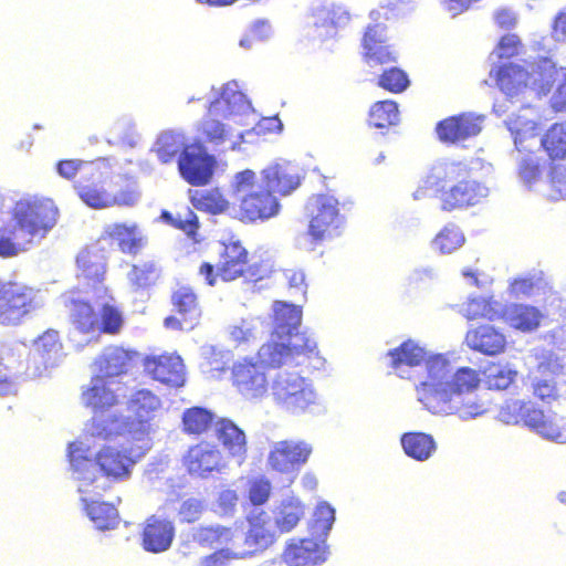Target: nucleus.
I'll return each mask as SVG.
<instances>
[{
  "mask_svg": "<svg viewBox=\"0 0 566 566\" xmlns=\"http://www.w3.org/2000/svg\"><path fill=\"white\" fill-rule=\"evenodd\" d=\"M323 14L326 15V21H324L321 28L325 29V32L322 35L326 38H332L336 34V30L346 25L349 22V13L340 6H333L331 9H324L322 11Z\"/></svg>",
  "mask_w": 566,
  "mask_h": 566,
  "instance_id": "nucleus-61",
  "label": "nucleus"
},
{
  "mask_svg": "<svg viewBox=\"0 0 566 566\" xmlns=\"http://www.w3.org/2000/svg\"><path fill=\"white\" fill-rule=\"evenodd\" d=\"M130 448L103 447L93 460L90 447L75 441L69 446V459L74 480L77 482L78 493L93 492L99 495L108 490L113 482L129 478L135 463L150 449L140 441H130Z\"/></svg>",
  "mask_w": 566,
  "mask_h": 566,
  "instance_id": "nucleus-2",
  "label": "nucleus"
},
{
  "mask_svg": "<svg viewBox=\"0 0 566 566\" xmlns=\"http://www.w3.org/2000/svg\"><path fill=\"white\" fill-rule=\"evenodd\" d=\"M462 313L468 319L486 318L494 321L501 317L502 305L492 297H474L463 306Z\"/></svg>",
  "mask_w": 566,
  "mask_h": 566,
  "instance_id": "nucleus-47",
  "label": "nucleus"
},
{
  "mask_svg": "<svg viewBox=\"0 0 566 566\" xmlns=\"http://www.w3.org/2000/svg\"><path fill=\"white\" fill-rule=\"evenodd\" d=\"M312 453V446L300 440L274 442L268 455V465L277 472L290 473L304 464Z\"/></svg>",
  "mask_w": 566,
  "mask_h": 566,
  "instance_id": "nucleus-16",
  "label": "nucleus"
},
{
  "mask_svg": "<svg viewBox=\"0 0 566 566\" xmlns=\"http://www.w3.org/2000/svg\"><path fill=\"white\" fill-rule=\"evenodd\" d=\"M161 407V399L153 391L136 390L126 402L129 416L97 417L87 426V432L102 440L125 437L127 441H140L151 447L150 437L155 432L153 420Z\"/></svg>",
  "mask_w": 566,
  "mask_h": 566,
  "instance_id": "nucleus-4",
  "label": "nucleus"
},
{
  "mask_svg": "<svg viewBox=\"0 0 566 566\" xmlns=\"http://www.w3.org/2000/svg\"><path fill=\"white\" fill-rule=\"evenodd\" d=\"M34 367H28L30 376H43L49 369L55 367L64 357L59 333L54 329L44 332L34 343Z\"/></svg>",
  "mask_w": 566,
  "mask_h": 566,
  "instance_id": "nucleus-20",
  "label": "nucleus"
},
{
  "mask_svg": "<svg viewBox=\"0 0 566 566\" xmlns=\"http://www.w3.org/2000/svg\"><path fill=\"white\" fill-rule=\"evenodd\" d=\"M144 366L146 373L156 381L175 388L185 385V365L178 355L150 356L145 359Z\"/></svg>",
  "mask_w": 566,
  "mask_h": 566,
  "instance_id": "nucleus-21",
  "label": "nucleus"
},
{
  "mask_svg": "<svg viewBox=\"0 0 566 566\" xmlns=\"http://www.w3.org/2000/svg\"><path fill=\"white\" fill-rule=\"evenodd\" d=\"M10 218L33 247L56 226L59 209L49 198H28L15 203Z\"/></svg>",
  "mask_w": 566,
  "mask_h": 566,
  "instance_id": "nucleus-9",
  "label": "nucleus"
},
{
  "mask_svg": "<svg viewBox=\"0 0 566 566\" xmlns=\"http://www.w3.org/2000/svg\"><path fill=\"white\" fill-rule=\"evenodd\" d=\"M232 385L249 400L264 397L269 390V379L264 367L252 358L238 360L232 366Z\"/></svg>",
  "mask_w": 566,
  "mask_h": 566,
  "instance_id": "nucleus-14",
  "label": "nucleus"
},
{
  "mask_svg": "<svg viewBox=\"0 0 566 566\" xmlns=\"http://www.w3.org/2000/svg\"><path fill=\"white\" fill-rule=\"evenodd\" d=\"M271 390L276 405L291 415L321 413L325 410L312 381L298 373L277 371L272 378Z\"/></svg>",
  "mask_w": 566,
  "mask_h": 566,
  "instance_id": "nucleus-5",
  "label": "nucleus"
},
{
  "mask_svg": "<svg viewBox=\"0 0 566 566\" xmlns=\"http://www.w3.org/2000/svg\"><path fill=\"white\" fill-rule=\"evenodd\" d=\"M524 423L543 439L566 443V418L539 409L524 415Z\"/></svg>",
  "mask_w": 566,
  "mask_h": 566,
  "instance_id": "nucleus-24",
  "label": "nucleus"
},
{
  "mask_svg": "<svg viewBox=\"0 0 566 566\" xmlns=\"http://www.w3.org/2000/svg\"><path fill=\"white\" fill-rule=\"evenodd\" d=\"M248 252L239 241H230L223 244V251L217 264V272L210 263H203L199 269V274L203 276L209 285H214L216 279L222 281H233L242 275L254 277L256 275L254 268L245 270Z\"/></svg>",
  "mask_w": 566,
  "mask_h": 566,
  "instance_id": "nucleus-11",
  "label": "nucleus"
},
{
  "mask_svg": "<svg viewBox=\"0 0 566 566\" xmlns=\"http://www.w3.org/2000/svg\"><path fill=\"white\" fill-rule=\"evenodd\" d=\"M102 241L82 250L76 264L81 275L93 281H99L105 273V255L103 253Z\"/></svg>",
  "mask_w": 566,
  "mask_h": 566,
  "instance_id": "nucleus-39",
  "label": "nucleus"
},
{
  "mask_svg": "<svg viewBox=\"0 0 566 566\" xmlns=\"http://www.w3.org/2000/svg\"><path fill=\"white\" fill-rule=\"evenodd\" d=\"M249 528L228 527L223 548L233 560L252 558L268 549L275 541L270 516L263 511L250 514Z\"/></svg>",
  "mask_w": 566,
  "mask_h": 566,
  "instance_id": "nucleus-8",
  "label": "nucleus"
},
{
  "mask_svg": "<svg viewBox=\"0 0 566 566\" xmlns=\"http://www.w3.org/2000/svg\"><path fill=\"white\" fill-rule=\"evenodd\" d=\"M518 371L509 363L492 365L486 373L490 388L504 390L516 379Z\"/></svg>",
  "mask_w": 566,
  "mask_h": 566,
  "instance_id": "nucleus-57",
  "label": "nucleus"
},
{
  "mask_svg": "<svg viewBox=\"0 0 566 566\" xmlns=\"http://www.w3.org/2000/svg\"><path fill=\"white\" fill-rule=\"evenodd\" d=\"M259 324L256 318H243L229 327V336L237 344L249 342L256 337Z\"/></svg>",
  "mask_w": 566,
  "mask_h": 566,
  "instance_id": "nucleus-64",
  "label": "nucleus"
},
{
  "mask_svg": "<svg viewBox=\"0 0 566 566\" xmlns=\"http://www.w3.org/2000/svg\"><path fill=\"white\" fill-rule=\"evenodd\" d=\"M102 165L103 161L88 163L76 159L61 160L56 165V171L65 179H71L76 175V172H81L83 179L85 176H95L97 172V166Z\"/></svg>",
  "mask_w": 566,
  "mask_h": 566,
  "instance_id": "nucleus-59",
  "label": "nucleus"
},
{
  "mask_svg": "<svg viewBox=\"0 0 566 566\" xmlns=\"http://www.w3.org/2000/svg\"><path fill=\"white\" fill-rule=\"evenodd\" d=\"M468 175V167L463 163L443 160L434 164L427 176L426 188L443 190L448 182L460 181Z\"/></svg>",
  "mask_w": 566,
  "mask_h": 566,
  "instance_id": "nucleus-38",
  "label": "nucleus"
},
{
  "mask_svg": "<svg viewBox=\"0 0 566 566\" xmlns=\"http://www.w3.org/2000/svg\"><path fill=\"white\" fill-rule=\"evenodd\" d=\"M534 409L533 406L521 400H510L501 406L499 419L506 424L518 423L521 420L524 422V415Z\"/></svg>",
  "mask_w": 566,
  "mask_h": 566,
  "instance_id": "nucleus-62",
  "label": "nucleus"
},
{
  "mask_svg": "<svg viewBox=\"0 0 566 566\" xmlns=\"http://www.w3.org/2000/svg\"><path fill=\"white\" fill-rule=\"evenodd\" d=\"M465 343L475 352L495 356L505 350L506 336L493 325L484 324L468 331Z\"/></svg>",
  "mask_w": 566,
  "mask_h": 566,
  "instance_id": "nucleus-29",
  "label": "nucleus"
},
{
  "mask_svg": "<svg viewBox=\"0 0 566 566\" xmlns=\"http://www.w3.org/2000/svg\"><path fill=\"white\" fill-rule=\"evenodd\" d=\"M158 277V269L154 261H145L134 265L127 273V279L134 289H142L150 285Z\"/></svg>",
  "mask_w": 566,
  "mask_h": 566,
  "instance_id": "nucleus-58",
  "label": "nucleus"
},
{
  "mask_svg": "<svg viewBox=\"0 0 566 566\" xmlns=\"http://www.w3.org/2000/svg\"><path fill=\"white\" fill-rule=\"evenodd\" d=\"M280 342L271 340L261 346L258 353L259 361L263 367H281L293 365V355L289 352L285 337Z\"/></svg>",
  "mask_w": 566,
  "mask_h": 566,
  "instance_id": "nucleus-46",
  "label": "nucleus"
},
{
  "mask_svg": "<svg viewBox=\"0 0 566 566\" xmlns=\"http://www.w3.org/2000/svg\"><path fill=\"white\" fill-rule=\"evenodd\" d=\"M489 196V188L476 180L462 179L441 196L442 209L452 211L475 206Z\"/></svg>",
  "mask_w": 566,
  "mask_h": 566,
  "instance_id": "nucleus-22",
  "label": "nucleus"
},
{
  "mask_svg": "<svg viewBox=\"0 0 566 566\" xmlns=\"http://www.w3.org/2000/svg\"><path fill=\"white\" fill-rule=\"evenodd\" d=\"M134 355V352L123 347L108 346L95 360L96 371L98 375L114 380L113 378L126 374Z\"/></svg>",
  "mask_w": 566,
  "mask_h": 566,
  "instance_id": "nucleus-33",
  "label": "nucleus"
},
{
  "mask_svg": "<svg viewBox=\"0 0 566 566\" xmlns=\"http://www.w3.org/2000/svg\"><path fill=\"white\" fill-rule=\"evenodd\" d=\"M80 495L83 510L97 530H112L117 526L118 512L113 505L98 501L102 493L97 495L93 488H88V492Z\"/></svg>",
  "mask_w": 566,
  "mask_h": 566,
  "instance_id": "nucleus-30",
  "label": "nucleus"
},
{
  "mask_svg": "<svg viewBox=\"0 0 566 566\" xmlns=\"http://www.w3.org/2000/svg\"><path fill=\"white\" fill-rule=\"evenodd\" d=\"M539 78H534V84H538L537 95H545L551 91L552 83H555V90L551 96L549 103L552 109L566 113V67L556 69L555 63L544 57L538 60Z\"/></svg>",
  "mask_w": 566,
  "mask_h": 566,
  "instance_id": "nucleus-17",
  "label": "nucleus"
},
{
  "mask_svg": "<svg viewBox=\"0 0 566 566\" xmlns=\"http://www.w3.org/2000/svg\"><path fill=\"white\" fill-rule=\"evenodd\" d=\"M120 390V385L115 380L98 374L92 377L90 384L83 388L81 396L82 403L94 411L91 423L97 417H118V415L109 412V409L118 403Z\"/></svg>",
  "mask_w": 566,
  "mask_h": 566,
  "instance_id": "nucleus-13",
  "label": "nucleus"
},
{
  "mask_svg": "<svg viewBox=\"0 0 566 566\" xmlns=\"http://www.w3.org/2000/svg\"><path fill=\"white\" fill-rule=\"evenodd\" d=\"M70 319L74 332L86 337V342L98 339V313L85 301L71 300Z\"/></svg>",
  "mask_w": 566,
  "mask_h": 566,
  "instance_id": "nucleus-34",
  "label": "nucleus"
},
{
  "mask_svg": "<svg viewBox=\"0 0 566 566\" xmlns=\"http://www.w3.org/2000/svg\"><path fill=\"white\" fill-rule=\"evenodd\" d=\"M259 181L272 193L289 196L301 185L300 169L286 160H276L261 171Z\"/></svg>",
  "mask_w": 566,
  "mask_h": 566,
  "instance_id": "nucleus-18",
  "label": "nucleus"
},
{
  "mask_svg": "<svg viewBox=\"0 0 566 566\" xmlns=\"http://www.w3.org/2000/svg\"><path fill=\"white\" fill-rule=\"evenodd\" d=\"M109 188H112L109 207H133L140 198V191L135 180L124 178L123 176H115L109 179Z\"/></svg>",
  "mask_w": 566,
  "mask_h": 566,
  "instance_id": "nucleus-43",
  "label": "nucleus"
},
{
  "mask_svg": "<svg viewBox=\"0 0 566 566\" xmlns=\"http://www.w3.org/2000/svg\"><path fill=\"white\" fill-rule=\"evenodd\" d=\"M175 533V525L171 521L153 515L144 524L142 546L149 553H164L170 548Z\"/></svg>",
  "mask_w": 566,
  "mask_h": 566,
  "instance_id": "nucleus-23",
  "label": "nucleus"
},
{
  "mask_svg": "<svg viewBox=\"0 0 566 566\" xmlns=\"http://www.w3.org/2000/svg\"><path fill=\"white\" fill-rule=\"evenodd\" d=\"M327 557L328 551L324 538L293 539L283 553V560L289 566H319Z\"/></svg>",
  "mask_w": 566,
  "mask_h": 566,
  "instance_id": "nucleus-19",
  "label": "nucleus"
},
{
  "mask_svg": "<svg viewBox=\"0 0 566 566\" xmlns=\"http://www.w3.org/2000/svg\"><path fill=\"white\" fill-rule=\"evenodd\" d=\"M490 78L494 80L499 88L507 96H517L525 91H532L537 94L538 84L535 85L534 78H539V69L537 62L504 63L492 67Z\"/></svg>",
  "mask_w": 566,
  "mask_h": 566,
  "instance_id": "nucleus-12",
  "label": "nucleus"
},
{
  "mask_svg": "<svg viewBox=\"0 0 566 566\" xmlns=\"http://www.w3.org/2000/svg\"><path fill=\"white\" fill-rule=\"evenodd\" d=\"M216 432L229 455L241 464L247 454V438L243 430L229 419H220L216 422Z\"/></svg>",
  "mask_w": 566,
  "mask_h": 566,
  "instance_id": "nucleus-35",
  "label": "nucleus"
},
{
  "mask_svg": "<svg viewBox=\"0 0 566 566\" xmlns=\"http://www.w3.org/2000/svg\"><path fill=\"white\" fill-rule=\"evenodd\" d=\"M527 154H521L517 159V175L520 181L528 189L535 188L543 181L545 167L541 159L527 149Z\"/></svg>",
  "mask_w": 566,
  "mask_h": 566,
  "instance_id": "nucleus-45",
  "label": "nucleus"
},
{
  "mask_svg": "<svg viewBox=\"0 0 566 566\" xmlns=\"http://www.w3.org/2000/svg\"><path fill=\"white\" fill-rule=\"evenodd\" d=\"M512 328L523 333L535 331L543 318L539 310L531 305L510 304L502 307L501 317Z\"/></svg>",
  "mask_w": 566,
  "mask_h": 566,
  "instance_id": "nucleus-36",
  "label": "nucleus"
},
{
  "mask_svg": "<svg viewBox=\"0 0 566 566\" xmlns=\"http://www.w3.org/2000/svg\"><path fill=\"white\" fill-rule=\"evenodd\" d=\"M28 348L23 344H3L0 348V365L19 376L24 369Z\"/></svg>",
  "mask_w": 566,
  "mask_h": 566,
  "instance_id": "nucleus-49",
  "label": "nucleus"
},
{
  "mask_svg": "<svg viewBox=\"0 0 566 566\" xmlns=\"http://www.w3.org/2000/svg\"><path fill=\"white\" fill-rule=\"evenodd\" d=\"M98 336L102 333L117 335L124 326L122 311L111 303L103 304L98 312Z\"/></svg>",
  "mask_w": 566,
  "mask_h": 566,
  "instance_id": "nucleus-54",
  "label": "nucleus"
},
{
  "mask_svg": "<svg viewBox=\"0 0 566 566\" xmlns=\"http://www.w3.org/2000/svg\"><path fill=\"white\" fill-rule=\"evenodd\" d=\"M286 347L293 355V365H301L304 363L305 357L315 353L316 342L304 333H291L285 335Z\"/></svg>",
  "mask_w": 566,
  "mask_h": 566,
  "instance_id": "nucleus-53",
  "label": "nucleus"
},
{
  "mask_svg": "<svg viewBox=\"0 0 566 566\" xmlns=\"http://www.w3.org/2000/svg\"><path fill=\"white\" fill-rule=\"evenodd\" d=\"M220 116L238 126L253 125L256 114L247 96L239 90L237 82L224 84L208 105V115L197 124L200 142L216 148L241 151L242 144L250 142L253 132L234 129L230 124L217 119Z\"/></svg>",
  "mask_w": 566,
  "mask_h": 566,
  "instance_id": "nucleus-3",
  "label": "nucleus"
},
{
  "mask_svg": "<svg viewBox=\"0 0 566 566\" xmlns=\"http://www.w3.org/2000/svg\"><path fill=\"white\" fill-rule=\"evenodd\" d=\"M304 515L303 506L295 497H289L282 502L276 516V525L282 532L292 531Z\"/></svg>",
  "mask_w": 566,
  "mask_h": 566,
  "instance_id": "nucleus-51",
  "label": "nucleus"
},
{
  "mask_svg": "<svg viewBox=\"0 0 566 566\" xmlns=\"http://www.w3.org/2000/svg\"><path fill=\"white\" fill-rule=\"evenodd\" d=\"M335 521V510L326 502L319 503L313 514L311 532L315 538H326Z\"/></svg>",
  "mask_w": 566,
  "mask_h": 566,
  "instance_id": "nucleus-55",
  "label": "nucleus"
},
{
  "mask_svg": "<svg viewBox=\"0 0 566 566\" xmlns=\"http://www.w3.org/2000/svg\"><path fill=\"white\" fill-rule=\"evenodd\" d=\"M213 421V415L203 408L193 407L185 411L182 423L188 433L200 434L205 432Z\"/></svg>",
  "mask_w": 566,
  "mask_h": 566,
  "instance_id": "nucleus-56",
  "label": "nucleus"
},
{
  "mask_svg": "<svg viewBox=\"0 0 566 566\" xmlns=\"http://www.w3.org/2000/svg\"><path fill=\"white\" fill-rule=\"evenodd\" d=\"M186 464L191 474L207 476L213 471H221L226 463L220 450L208 442H201L189 449Z\"/></svg>",
  "mask_w": 566,
  "mask_h": 566,
  "instance_id": "nucleus-28",
  "label": "nucleus"
},
{
  "mask_svg": "<svg viewBox=\"0 0 566 566\" xmlns=\"http://www.w3.org/2000/svg\"><path fill=\"white\" fill-rule=\"evenodd\" d=\"M177 163L179 172L186 181L201 186L210 180L216 159L202 145L191 144L184 149Z\"/></svg>",
  "mask_w": 566,
  "mask_h": 566,
  "instance_id": "nucleus-15",
  "label": "nucleus"
},
{
  "mask_svg": "<svg viewBox=\"0 0 566 566\" xmlns=\"http://www.w3.org/2000/svg\"><path fill=\"white\" fill-rule=\"evenodd\" d=\"M112 240L124 253L136 254L144 245V233L136 223H112L105 227L102 243Z\"/></svg>",
  "mask_w": 566,
  "mask_h": 566,
  "instance_id": "nucleus-31",
  "label": "nucleus"
},
{
  "mask_svg": "<svg viewBox=\"0 0 566 566\" xmlns=\"http://www.w3.org/2000/svg\"><path fill=\"white\" fill-rule=\"evenodd\" d=\"M31 244L21 233L14 222L9 218L4 226L0 227V256L13 258L31 249Z\"/></svg>",
  "mask_w": 566,
  "mask_h": 566,
  "instance_id": "nucleus-41",
  "label": "nucleus"
},
{
  "mask_svg": "<svg viewBox=\"0 0 566 566\" xmlns=\"http://www.w3.org/2000/svg\"><path fill=\"white\" fill-rule=\"evenodd\" d=\"M273 311L275 321L274 335L277 338L291 335V333L298 328L302 319L300 306L277 301L273 305Z\"/></svg>",
  "mask_w": 566,
  "mask_h": 566,
  "instance_id": "nucleus-40",
  "label": "nucleus"
},
{
  "mask_svg": "<svg viewBox=\"0 0 566 566\" xmlns=\"http://www.w3.org/2000/svg\"><path fill=\"white\" fill-rule=\"evenodd\" d=\"M193 205L203 209L213 214L222 213L228 211L229 202L228 200L219 192V190H209L200 195L199 198H192Z\"/></svg>",
  "mask_w": 566,
  "mask_h": 566,
  "instance_id": "nucleus-60",
  "label": "nucleus"
},
{
  "mask_svg": "<svg viewBox=\"0 0 566 566\" xmlns=\"http://www.w3.org/2000/svg\"><path fill=\"white\" fill-rule=\"evenodd\" d=\"M172 304L177 312L185 316V327L193 328L199 322L200 310L192 290L188 286L179 287L172 295Z\"/></svg>",
  "mask_w": 566,
  "mask_h": 566,
  "instance_id": "nucleus-44",
  "label": "nucleus"
},
{
  "mask_svg": "<svg viewBox=\"0 0 566 566\" xmlns=\"http://www.w3.org/2000/svg\"><path fill=\"white\" fill-rule=\"evenodd\" d=\"M187 137L180 129H166L158 134L151 151L161 164H169L187 148Z\"/></svg>",
  "mask_w": 566,
  "mask_h": 566,
  "instance_id": "nucleus-37",
  "label": "nucleus"
},
{
  "mask_svg": "<svg viewBox=\"0 0 566 566\" xmlns=\"http://www.w3.org/2000/svg\"><path fill=\"white\" fill-rule=\"evenodd\" d=\"M541 146L553 159L566 158V124H554L541 138Z\"/></svg>",
  "mask_w": 566,
  "mask_h": 566,
  "instance_id": "nucleus-48",
  "label": "nucleus"
},
{
  "mask_svg": "<svg viewBox=\"0 0 566 566\" xmlns=\"http://www.w3.org/2000/svg\"><path fill=\"white\" fill-rule=\"evenodd\" d=\"M387 36L382 24L369 25L363 38L366 63L374 67L396 61V52L386 44Z\"/></svg>",
  "mask_w": 566,
  "mask_h": 566,
  "instance_id": "nucleus-27",
  "label": "nucleus"
},
{
  "mask_svg": "<svg viewBox=\"0 0 566 566\" xmlns=\"http://www.w3.org/2000/svg\"><path fill=\"white\" fill-rule=\"evenodd\" d=\"M310 218L308 232L297 238V247L314 251L317 243L340 235L345 218L339 212L338 201L332 196L319 195L310 198L306 205Z\"/></svg>",
  "mask_w": 566,
  "mask_h": 566,
  "instance_id": "nucleus-7",
  "label": "nucleus"
},
{
  "mask_svg": "<svg viewBox=\"0 0 566 566\" xmlns=\"http://www.w3.org/2000/svg\"><path fill=\"white\" fill-rule=\"evenodd\" d=\"M228 527L221 525L198 527L195 530L193 539L203 546L218 545L223 547Z\"/></svg>",
  "mask_w": 566,
  "mask_h": 566,
  "instance_id": "nucleus-63",
  "label": "nucleus"
},
{
  "mask_svg": "<svg viewBox=\"0 0 566 566\" xmlns=\"http://www.w3.org/2000/svg\"><path fill=\"white\" fill-rule=\"evenodd\" d=\"M505 126L514 139L516 150L523 153L531 146L527 143L535 142L538 130V118L533 108L523 107L517 113L509 116L505 120Z\"/></svg>",
  "mask_w": 566,
  "mask_h": 566,
  "instance_id": "nucleus-25",
  "label": "nucleus"
},
{
  "mask_svg": "<svg viewBox=\"0 0 566 566\" xmlns=\"http://www.w3.org/2000/svg\"><path fill=\"white\" fill-rule=\"evenodd\" d=\"M398 120V106L392 101L377 102L370 108L369 123L377 128L396 125Z\"/></svg>",
  "mask_w": 566,
  "mask_h": 566,
  "instance_id": "nucleus-52",
  "label": "nucleus"
},
{
  "mask_svg": "<svg viewBox=\"0 0 566 566\" xmlns=\"http://www.w3.org/2000/svg\"><path fill=\"white\" fill-rule=\"evenodd\" d=\"M483 122V115L462 114L441 122L437 133L441 140L455 143L480 134Z\"/></svg>",
  "mask_w": 566,
  "mask_h": 566,
  "instance_id": "nucleus-26",
  "label": "nucleus"
},
{
  "mask_svg": "<svg viewBox=\"0 0 566 566\" xmlns=\"http://www.w3.org/2000/svg\"><path fill=\"white\" fill-rule=\"evenodd\" d=\"M401 446L405 453L417 461L428 460L437 449L433 437L422 432L405 433Z\"/></svg>",
  "mask_w": 566,
  "mask_h": 566,
  "instance_id": "nucleus-42",
  "label": "nucleus"
},
{
  "mask_svg": "<svg viewBox=\"0 0 566 566\" xmlns=\"http://www.w3.org/2000/svg\"><path fill=\"white\" fill-rule=\"evenodd\" d=\"M231 190L240 205L242 220H268L280 211L279 200L259 181L253 170L237 172L231 181Z\"/></svg>",
  "mask_w": 566,
  "mask_h": 566,
  "instance_id": "nucleus-6",
  "label": "nucleus"
},
{
  "mask_svg": "<svg viewBox=\"0 0 566 566\" xmlns=\"http://www.w3.org/2000/svg\"><path fill=\"white\" fill-rule=\"evenodd\" d=\"M395 374L413 380L417 399L434 415H457L472 420L489 410V403L479 398L480 384L476 370L464 367L454 371L446 354H433L413 340H407L387 355Z\"/></svg>",
  "mask_w": 566,
  "mask_h": 566,
  "instance_id": "nucleus-1",
  "label": "nucleus"
},
{
  "mask_svg": "<svg viewBox=\"0 0 566 566\" xmlns=\"http://www.w3.org/2000/svg\"><path fill=\"white\" fill-rule=\"evenodd\" d=\"M44 305L41 293L19 282L0 281V325L19 326Z\"/></svg>",
  "mask_w": 566,
  "mask_h": 566,
  "instance_id": "nucleus-10",
  "label": "nucleus"
},
{
  "mask_svg": "<svg viewBox=\"0 0 566 566\" xmlns=\"http://www.w3.org/2000/svg\"><path fill=\"white\" fill-rule=\"evenodd\" d=\"M90 180H81L76 186L80 198L84 203L94 209L109 207L112 188L108 187L109 180L103 178L101 166H97L95 176H90Z\"/></svg>",
  "mask_w": 566,
  "mask_h": 566,
  "instance_id": "nucleus-32",
  "label": "nucleus"
},
{
  "mask_svg": "<svg viewBox=\"0 0 566 566\" xmlns=\"http://www.w3.org/2000/svg\"><path fill=\"white\" fill-rule=\"evenodd\" d=\"M463 232L454 224L446 226L433 239L432 247L443 254L452 253L463 245Z\"/></svg>",
  "mask_w": 566,
  "mask_h": 566,
  "instance_id": "nucleus-50",
  "label": "nucleus"
}]
</instances>
